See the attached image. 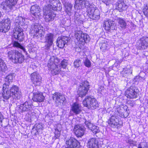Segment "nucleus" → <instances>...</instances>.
Listing matches in <instances>:
<instances>
[{
  "mask_svg": "<svg viewBox=\"0 0 148 148\" xmlns=\"http://www.w3.org/2000/svg\"><path fill=\"white\" fill-rule=\"evenodd\" d=\"M67 65V61L64 60L60 62V60L54 56L51 57L49 61L48 66L53 75L58 74L61 71V67L64 69L66 68Z\"/></svg>",
  "mask_w": 148,
  "mask_h": 148,
  "instance_id": "1",
  "label": "nucleus"
},
{
  "mask_svg": "<svg viewBox=\"0 0 148 148\" xmlns=\"http://www.w3.org/2000/svg\"><path fill=\"white\" fill-rule=\"evenodd\" d=\"M123 108H117L115 110H113L110 112V117L108 121V124L111 127L113 128L118 127V125L120 126V121L119 117L122 118H126L128 116H125L124 115Z\"/></svg>",
  "mask_w": 148,
  "mask_h": 148,
  "instance_id": "2",
  "label": "nucleus"
},
{
  "mask_svg": "<svg viewBox=\"0 0 148 148\" xmlns=\"http://www.w3.org/2000/svg\"><path fill=\"white\" fill-rule=\"evenodd\" d=\"M9 59L14 63H22L25 60L24 56L17 50H11L8 53Z\"/></svg>",
  "mask_w": 148,
  "mask_h": 148,
  "instance_id": "3",
  "label": "nucleus"
},
{
  "mask_svg": "<svg viewBox=\"0 0 148 148\" xmlns=\"http://www.w3.org/2000/svg\"><path fill=\"white\" fill-rule=\"evenodd\" d=\"M34 107L31 101H26L23 103L21 104L19 107V112L20 113L27 112L30 116L34 115Z\"/></svg>",
  "mask_w": 148,
  "mask_h": 148,
  "instance_id": "4",
  "label": "nucleus"
},
{
  "mask_svg": "<svg viewBox=\"0 0 148 148\" xmlns=\"http://www.w3.org/2000/svg\"><path fill=\"white\" fill-rule=\"evenodd\" d=\"M84 106L89 109H94L98 107V103L97 100L92 96L86 97L83 101Z\"/></svg>",
  "mask_w": 148,
  "mask_h": 148,
  "instance_id": "5",
  "label": "nucleus"
},
{
  "mask_svg": "<svg viewBox=\"0 0 148 148\" xmlns=\"http://www.w3.org/2000/svg\"><path fill=\"white\" fill-rule=\"evenodd\" d=\"M31 36L34 37H42L44 36L42 33L44 32L43 28L37 23L33 24L30 29Z\"/></svg>",
  "mask_w": 148,
  "mask_h": 148,
  "instance_id": "6",
  "label": "nucleus"
},
{
  "mask_svg": "<svg viewBox=\"0 0 148 148\" xmlns=\"http://www.w3.org/2000/svg\"><path fill=\"white\" fill-rule=\"evenodd\" d=\"M89 83L86 81L80 84L77 91L79 97H82L86 95L89 90Z\"/></svg>",
  "mask_w": 148,
  "mask_h": 148,
  "instance_id": "7",
  "label": "nucleus"
},
{
  "mask_svg": "<svg viewBox=\"0 0 148 148\" xmlns=\"http://www.w3.org/2000/svg\"><path fill=\"white\" fill-rule=\"evenodd\" d=\"M87 12L91 19L97 20L99 18L100 12L98 9L93 5H90L87 8Z\"/></svg>",
  "mask_w": 148,
  "mask_h": 148,
  "instance_id": "8",
  "label": "nucleus"
},
{
  "mask_svg": "<svg viewBox=\"0 0 148 148\" xmlns=\"http://www.w3.org/2000/svg\"><path fill=\"white\" fill-rule=\"evenodd\" d=\"M18 0H5L2 2L1 6L3 9L9 11L15 6Z\"/></svg>",
  "mask_w": 148,
  "mask_h": 148,
  "instance_id": "9",
  "label": "nucleus"
},
{
  "mask_svg": "<svg viewBox=\"0 0 148 148\" xmlns=\"http://www.w3.org/2000/svg\"><path fill=\"white\" fill-rule=\"evenodd\" d=\"M51 9L45 6L44 7L43 11L45 15V19L46 22H49L53 21L56 15L54 13L51 12Z\"/></svg>",
  "mask_w": 148,
  "mask_h": 148,
  "instance_id": "10",
  "label": "nucleus"
},
{
  "mask_svg": "<svg viewBox=\"0 0 148 148\" xmlns=\"http://www.w3.org/2000/svg\"><path fill=\"white\" fill-rule=\"evenodd\" d=\"M11 22L9 18L4 19L0 22V32L5 33L8 31L10 28Z\"/></svg>",
  "mask_w": 148,
  "mask_h": 148,
  "instance_id": "11",
  "label": "nucleus"
},
{
  "mask_svg": "<svg viewBox=\"0 0 148 148\" xmlns=\"http://www.w3.org/2000/svg\"><path fill=\"white\" fill-rule=\"evenodd\" d=\"M66 144L69 148H80L79 142L75 138L71 137L66 140Z\"/></svg>",
  "mask_w": 148,
  "mask_h": 148,
  "instance_id": "12",
  "label": "nucleus"
},
{
  "mask_svg": "<svg viewBox=\"0 0 148 148\" xmlns=\"http://www.w3.org/2000/svg\"><path fill=\"white\" fill-rule=\"evenodd\" d=\"M52 98L58 106L62 105L66 99L64 96L58 92H56L53 94Z\"/></svg>",
  "mask_w": 148,
  "mask_h": 148,
  "instance_id": "13",
  "label": "nucleus"
},
{
  "mask_svg": "<svg viewBox=\"0 0 148 148\" xmlns=\"http://www.w3.org/2000/svg\"><path fill=\"white\" fill-rule=\"evenodd\" d=\"M31 80L35 86H40L42 83V78L40 75L36 72L30 75Z\"/></svg>",
  "mask_w": 148,
  "mask_h": 148,
  "instance_id": "14",
  "label": "nucleus"
},
{
  "mask_svg": "<svg viewBox=\"0 0 148 148\" xmlns=\"http://www.w3.org/2000/svg\"><path fill=\"white\" fill-rule=\"evenodd\" d=\"M12 96L14 99H18L21 96V93L19 88L16 85H13L11 88L10 90Z\"/></svg>",
  "mask_w": 148,
  "mask_h": 148,
  "instance_id": "15",
  "label": "nucleus"
},
{
  "mask_svg": "<svg viewBox=\"0 0 148 148\" xmlns=\"http://www.w3.org/2000/svg\"><path fill=\"white\" fill-rule=\"evenodd\" d=\"M138 90L133 87L127 89L125 92V95L127 98L134 99L137 97Z\"/></svg>",
  "mask_w": 148,
  "mask_h": 148,
  "instance_id": "16",
  "label": "nucleus"
},
{
  "mask_svg": "<svg viewBox=\"0 0 148 148\" xmlns=\"http://www.w3.org/2000/svg\"><path fill=\"white\" fill-rule=\"evenodd\" d=\"M102 144V143L99 142L98 139L92 138L89 140L88 145L89 148H99Z\"/></svg>",
  "mask_w": 148,
  "mask_h": 148,
  "instance_id": "17",
  "label": "nucleus"
},
{
  "mask_svg": "<svg viewBox=\"0 0 148 148\" xmlns=\"http://www.w3.org/2000/svg\"><path fill=\"white\" fill-rule=\"evenodd\" d=\"M90 5L87 0H76L74 8L75 9H79L85 7H89Z\"/></svg>",
  "mask_w": 148,
  "mask_h": 148,
  "instance_id": "18",
  "label": "nucleus"
},
{
  "mask_svg": "<svg viewBox=\"0 0 148 148\" xmlns=\"http://www.w3.org/2000/svg\"><path fill=\"white\" fill-rule=\"evenodd\" d=\"M23 38H13L12 39V41H14L15 40V41H12V44L13 46L17 48H20L23 51L24 53L26 54L27 53V51H26V50L23 46H22L18 42L16 41V40H19V41L21 42L23 41Z\"/></svg>",
  "mask_w": 148,
  "mask_h": 148,
  "instance_id": "19",
  "label": "nucleus"
},
{
  "mask_svg": "<svg viewBox=\"0 0 148 148\" xmlns=\"http://www.w3.org/2000/svg\"><path fill=\"white\" fill-rule=\"evenodd\" d=\"M41 11L40 7L36 4L32 5L31 7L30 12L33 16L36 18L40 17Z\"/></svg>",
  "mask_w": 148,
  "mask_h": 148,
  "instance_id": "20",
  "label": "nucleus"
},
{
  "mask_svg": "<svg viewBox=\"0 0 148 148\" xmlns=\"http://www.w3.org/2000/svg\"><path fill=\"white\" fill-rule=\"evenodd\" d=\"M45 97L42 93L37 92H34L32 99L34 101L41 102L44 100Z\"/></svg>",
  "mask_w": 148,
  "mask_h": 148,
  "instance_id": "21",
  "label": "nucleus"
},
{
  "mask_svg": "<svg viewBox=\"0 0 148 148\" xmlns=\"http://www.w3.org/2000/svg\"><path fill=\"white\" fill-rule=\"evenodd\" d=\"M71 111L73 112L75 115L80 114L82 111L81 105L77 102L73 103L71 105Z\"/></svg>",
  "mask_w": 148,
  "mask_h": 148,
  "instance_id": "22",
  "label": "nucleus"
},
{
  "mask_svg": "<svg viewBox=\"0 0 148 148\" xmlns=\"http://www.w3.org/2000/svg\"><path fill=\"white\" fill-rule=\"evenodd\" d=\"M85 124L86 127L90 130L93 133L96 134L99 132V127L95 125H93L89 121H86Z\"/></svg>",
  "mask_w": 148,
  "mask_h": 148,
  "instance_id": "23",
  "label": "nucleus"
},
{
  "mask_svg": "<svg viewBox=\"0 0 148 148\" xmlns=\"http://www.w3.org/2000/svg\"><path fill=\"white\" fill-rule=\"evenodd\" d=\"M44 38L45 40V45L43 48L46 52H49L51 47L53 44V38Z\"/></svg>",
  "mask_w": 148,
  "mask_h": 148,
  "instance_id": "24",
  "label": "nucleus"
},
{
  "mask_svg": "<svg viewBox=\"0 0 148 148\" xmlns=\"http://www.w3.org/2000/svg\"><path fill=\"white\" fill-rule=\"evenodd\" d=\"M74 131L76 136L78 137H81L84 134L85 129L79 125H76L74 128Z\"/></svg>",
  "mask_w": 148,
  "mask_h": 148,
  "instance_id": "25",
  "label": "nucleus"
},
{
  "mask_svg": "<svg viewBox=\"0 0 148 148\" xmlns=\"http://www.w3.org/2000/svg\"><path fill=\"white\" fill-rule=\"evenodd\" d=\"M23 35V29L20 26H16L14 29L12 35L14 37H20Z\"/></svg>",
  "mask_w": 148,
  "mask_h": 148,
  "instance_id": "26",
  "label": "nucleus"
},
{
  "mask_svg": "<svg viewBox=\"0 0 148 148\" xmlns=\"http://www.w3.org/2000/svg\"><path fill=\"white\" fill-rule=\"evenodd\" d=\"M70 38H58L57 40L58 46L60 48H63L65 44L68 42V40Z\"/></svg>",
  "mask_w": 148,
  "mask_h": 148,
  "instance_id": "27",
  "label": "nucleus"
},
{
  "mask_svg": "<svg viewBox=\"0 0 148 148\" xmlns=\"http://www.w3.org/2000/svg\"><path fill=\"white\" fill-rule=\"evenodd\" d=\"M125 2V0H120L117 2L116 5L118 6V9L120 12L126 9L127 5L126 4Z\"/></svg>",
  "mask_w": 148,
  "mask_h": 148,
  "instance_id": "28",
  "label": "nucleus"
},
{
  "mask_svg": "<svg viewBox=\"0 0 148 148\" xmlns=\"http://www.w3.org/2000/svg\"><path fill=\"white\" fill-rule=\"evenodd\" d=\"M144 38H141L140 39L139 46L140 49H145L148 47V38L144 39Z\"/></svg>",
  "mask_w": 148,
  "mask_h": 148,
  "instance_id": "29",
  "label": "nucleus"
},
{
  "mask_svg": "<svg viewBox=\"0 0 148 148\" xmlns=\"http://www.w3.org/2000/svg\"><path fill=\"white\" fill-rule=\"evenodd\" d=\"M114 22L110 20H106L104 21V27L105 29L107 31H109L110 29H113L112 25Z\"/></svg>",
  "mask_w": 148,
  "mask_h": 148,
  "instance_id": "30",
  "label": "nucleus"
},
{
  "mask_svg": "<svg viewBox=\"0 0 148 148\" xmlns=\"http://www.w3.org/2000/svg\"><path fill=\"white\" fill-rule=\"evenodd\" d=\"M116 21L118 23L121 29L124 30L127 28V23L125 20L123 18H117Z\"/></svg>",
  "mask_w": 148,
  "mask_h": 148,
  "instance_id": "31",
  "label": "nucleus"
},
{
  "mask_svg": "<svg viewBox=\"0 0 148 148\" xmlns=\"http://www.w3.org/2000/svg\"><path fill=\"white\" fill-rule=\"evenodd\" d=\"M132 70L131 69L130 67L129 66L124 68L121 72V75L123 77H126L132 74Z\"/></svg>",
  "mask_w": 148,
  "mask_h": 148,
  "instance_id": "32",
  "label": "nucleus"
},
{
  "mask_svg": "<svg viewBox=\"0 0 148 148\" xmlns=\"http://www.w3.org/2000/svg\"><path fill=\"white\" fill-rule=\"evenodd\" d=\"M25 19L22 17H18L15 20L16 25V26H23L25 24L24 22Z\"/></svg>",
  "mask_w": 148,
  "mask_h": 148,
  "instance_id": "33",
  "label": "nucleus"
},
{
  "mask_svg": "<svg viewBox=\"0 0 148 148\" xmlns=\"http://www.w3.org/2000/svg\"><path fill=\"white\" fill-rule=\"evenodd\" d=\"M57 0H49L50 4L48 5L50 9L55 10L57 9L56 4L57 3Z\"/></svg>",
  "mask_w": 148,
  "mask_h": 148,
  "instance_id": "34",
  "label": "nucleus"
},
{
  "mask_svg": "<svg viewBox=\"0 0 148 148\" xmlns=\"http://www.w3.org/2000/svg\"><path fill=\"white\" fill-rule=\"evenodd\" d=\"M75 42L77 44H81L82 45H84L85 42H87L86 39L88 38L90 40V38H75Z\"/></svg>",
  "mask_w": 148,
  "mask_h": 148,
  "instance_id": "35",
  "label": "nucleus"
},
{
  "mask_svg": "<svg viewBox=\"0 0 148 148\" xmlns=\"http://www.w3.org/2000/svg\"><path fill=\"white\" fill-rule=\"evenodd\" d=\"M65 11L67 14L69 16L72 15V13L71 12L73 5L69 3H67L65 5Z\"/></svg>",
  "mask_w": 148,
  "mask_h": 148,
  "instance_id": "36",
  "label": "nucleus"
},
{
  "mask_svg": "<svg viewBox=\"0 0 148 148\" xmlns=\"http://www.w3.org/2000/svg\"><path fill=\"white\" fill-rule=\"evenodd\" d=\"M7 68L4 61L0 58V71L5 72L7 70Z\"/></svg>",
  "mask_w": 148,
  "mask_h": 148,
  "instance_id": "37",
  "label": "nucleus"
},
{
  "mask_svg": "<svg viewBox=\"0 0 148 148\" xmlns=\"http://www.w3.org/2000/svg\"><path fill=\"white\" fill-rule=\"evenodd\" d=\"M3 92V93L2 92L1 93V94H2V99H7L12 96V95L10 91L7 90L4 91Z\"/></svg>",
  "mask_w": 148,
  "mask_h": 148,
  "instance_id": "38",
  "label": "nucleus"
},
{
  "mask_svg": "<svg viewBox=\"0 0 148 148\" xmlns=\"http://www.w3.org/2000/svg\"><path fill=\"white\" fill-rule=\"evenodd\" d=\"M13 77V74H12L7 76L5 79V82L10 84L12 82Z\"/></svg>",
  "mask_w": 148,
  "mask_h": 148,
  "instance_id": "39",
  "label": "nucleus"
},
{
  "mask_svg": "<svg viewBox=\"0 0 148 148\" xmlns=\"http://www.w3.org/2000/svg\"><path fill=\"white\" fill-rule=\"evenodd\" d=\"M83 62L84 65L87 67H90L91 66V63L90 61L88 58L86 57L83 60Z\"/></svg>",
  "mask_w": 148,
  "mask_h": 148,
  "instance_id": "40",
  "label": "nucleus"
},
{
  "mask_svg": "<svg viewBox=\"0 0 148 148\" xmlns=\"http://www.w3.org/2000/svg\"><path fill=\"white\" fill-rule=\"evenodd\" d=\"M82 60L80 59H77L75 60L73 63L75 68H78L81 65Z\"/></svg>",
  "mask_w": 148,
  "mask_h": 148,
  "instance_id": "41",
  "label": "nucleus"
},
{
  "mask_svg": "<svg viewBox=\"0 0 148 148\" xmlns=\"http://www.w3.org/2000/svg\"><path fill=\"white\" fill-rule=\"evenodd\" d=\"M34 127L38 132L42 130L43 128V127L41 124H36L35 125Z\"/></svg>",
  "mask_w": 148,
  "mask_h": 148,
  "instance_id": "42",
  "label": "nucleus"
},
{
  "mask_svg": "<svg viewBox=\"0 0 148 148\" xmlns=\"http://www.w3.org/2000/svg\"><path fill=\"white\" fill-rule=\"evenodd\" d=\"M75 37H85L87 36V35H85L82 33V32L80 31H77L75 32Z\"/></svg>",
  "mask_w": 148,
  "mask_h": 148,
  "instance_id": "43",
  "label": "nucleus"
},
{
  "mask_svg": "<svg viewBox=\"0 0 148 148\" xmlns=\"http://www.w3.org/2000/svg\"><path fill=\"white\" fill-rule=\"evenodd\" d=\"M145 79L144 77H142L140 75L136 76L135 78V80L136 81L138 82H143Z\"/></svg>",
  "mask_w": 148,
  "mask_h": 148,
  "instance_id": "44",
  "label": "nucleus"
},
{
  "mask_svg": "<svg viewBox=\"0 0 148 148\" xmlns=\"http://www.w3.org/2000/svg\"><path fill=\"white\" fill-rule=\"evenodd\" d=\"M143 12L144 15L147 17H148V6L146 5L143 9Z\"/></svg>",
  "mask_w": 148,
  "mask_h": 148,
  "instance_id": "45",
  "label": "nucleus"
},
{
  "mask_svg": "<svg viewBox=\"0 0 148 148\" xmlns=\"http://www.w3.org/2000/svg\"><path fill=\"white\" fill-rule=\"evenodd\" d=\"M10 84H9L8 83L6 82L3 84L2 89L3 92L8 90Z\"/></svg>",
  "mask_w": 148,
  "mask_h": 148,
  "instance_id": "46",
  "label": "nucleus"
},
{
  "mask_svg": "<svg viewBox=\"0 0 148 148\" xmlns=\"http://www.w3.org/2000/svg\"><path fill=\"white\" fill-rule=\"evenodd\" d=\"M108 46V44L106 43H104L102 44L101 47H100L101 49L103 50H107V47Z\"/></svg>",
  "mask_w": 148,
  "mask_h": 148,
  "instance_id": "47",
  "label": "nucleus"
},
{
  "mask_svg": "<svg viewBox=\"0 0 148 148\" xmlns=\"http://www.w3.org/2000/svg\"><path fill=\"white\" fill-rule=\"evenodd\" d=\"M60 132L57 129H55V137L56 138H58L60 135Z\"/></svg>",
  "mask_w": 148,
  "mask_h": 148,
  "instance_id": "48",
  "label": "nucleus"
},
{
  "mask_svg": "<svg viewBox=\"0 0 148 148\" xmlns=\"http://www.w3.org/2000/svg\"><path fill=\"white\" fill-rule=\"evenodd\" d=\"M129 144L132 146H136V141L133 140H130L129 142Z\"/></svg>",
  "mask_w": 148,
  "mask_h": 148,
  "instance_id": "49",
  "label": "nucleus"
},
{
  "mask_svg": "<svg viewBox=\"0 0 148 148\" xmlns=\"http://www.w3.org/2000/svg\"><path fill=\"white\" fill-rule=\"evenodd\" d=\"M4 119L3 116L2 114L0 112V123H1L2 120Z\"/></svg>",
  "mask_w": 148,
  "mask_h": 148,
  "instance_id": "50",
  "label": "nucleus"
},
{
  "mask_svg": "<svg viewBox=\"0 0 148 148\" xmlns=\"http://www.w3.org/2000/svg\"><path fill=\"white\" fill-rule=\"evenodd\" d=\"M110 1L111 0H104L103 2L106 5H108L110 3Z\"/></svg>",
  "mask_w": 148,
  "mask_h": 148,
  "instance_id": "51",
  "label": "nucleus"
},
{
  "mask_svg": "<svg viewBox=\"0 0 148 148\" xmlns=\"http://www.w3.org/2000/svg\"><path fill=\"white\" fill-rule=\"evenodd\" d=\"M144 67L145 68V69H143V70H142V69H141L142 71H143V73L144 74V72H146L147 71V70L148 68V66H145Z\"/></svg>",
  "mask_w": 148,
  "mask_h": 148,
  "instance_id": "52",
  "label": "nucleus"
},
{
  "mask_svg": "<svg viewBox=\"0 0 148 148\" xmlns=\"http://www.w3.org/2000/svg\"><path fill=\"white\" fill-rule=\"evenodd\" d=\"M103 88L102 87L99 88L98 89V92L99 93H101L102 91V90L103 89Z\"/></svg>",
  "mask_w": 148,
  "mask_h": 148,
  "instance_id": "53",
  "label": "nucleus"
},
{
  "mask_svg": "<svg viewBox=\"0 0 148 148\" xmlns=\"http://www.w3.org/2000/svg\"><path fill=\"white\" fill-rule=\"evenodd\" d=\"M53 36L54 35L53 34H52L51 33H49L48 34L47 37H53Z\"/></svg>",
  "mask_w": 148,
  "mask_h": 148,
  "instance_id": "54",
  "label": "nucleus"
},
{
  "mask_svg": "<svg viewBox=\"0 0 148 148\" xmlns=\"http://www.w3.org/2000/svg\"><path fill=\"white\" fill-rule=\"evenodd\" d=\"M138 148H142V147L141 146L140 143L138 144Z\"/></svg>",
  "mask_w": 148,
  "mask_h": 148,
  "instance_id": "55",
  "label": "nucleus"
},
{
  "mask_svg": "<svg viewBox=\"0 0 148 148\" xmlns=\"http://www.w3.org/2000/svg\"><path fill=\"white\" fill-rule=\"evenodd\" d=\"M2 94L0 93V99H2Z\"/></svg>",
  "mask_w": 148,
  "mask_h": 148,
  "instance_id": "56",
  "label": "nucleus"
},
{
  "mask_svg": "<svg viewBox=\"0 0 148 148\" xmlns=\"http://www.w3.org/2000/svg\"><path fill=\"white\" fill-rule=\"evenodd\" d=\"M65 148H69L68 147H66Z\"/></svg>",
  "mask_w": 148,
  "mask_h": 148,
  "instance_id": "57",
  "label": "nucleus"
},
{
  "mask_svg": "<svg viewBox=\"0 0 148 148\" xmlns=\"http://www.w3.org/2000/svg\"><path fill=\"white\" fill-rule=\"evenodd\" d=\"M2 98V100H3V101H4V100Z\"/></svg>",
  "mask_w": 148,
  "mask_h": 148,
  "instance_id": "58",
  "label": "nucleus"
}]
</instances>
